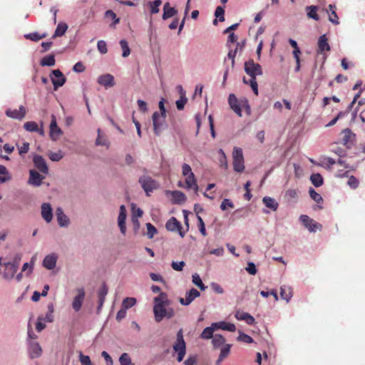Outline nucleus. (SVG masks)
Segmentation results:
<instances>
[{"label":"nucleus","instance_id":"obj_10","mask_svg":"<svg viewBox=\"0 0 365 365\" xmlns=\"http://www.w3.org/2000/svg\"><path fill=\"white\" fill-rule=\"evenodd\" d=\"M165 227L168 231L170 232L178 231L182 237L185 236V232L182 231V225L180 222L175 217H172L167 221Z\"/></svg>","mask_w":365,"mask_h":365},{"label":"nucleus","instance_id":"obj_27","mask_svg":"<svg viewBox=\"0 0 365 365\" xmlns=\"http://www.w3.org/2000/svg\"><path fill=\"white\" fill-rule=\"evenodd\" d=\"M212 324L215 331L217 329H222L233 332L236 330V327L234 324L226 322H214Z\"/></svg>","mask_w":365,"mask_h":365},{"label":"nucleus","instance_id":"obj_56","mask_svg":"<svg viewBox=\"0 0 365 365\" xmlns=\"http://www.w3.org/2000/svg\"><path fill=\"white\" fill-rule=\"evenodd\" d=\"M237 340L240 341H243L247 344H250L253 341L252 338L250 336H249L245 333H240L237 337Z\"/></svg>","mask_w":365,"mask_h":365},{"label":"nucleus","instance_id":"obj_42","mask_svg":"<svg viewBox=\"0 0 365 365\" xmlns=\"http://www.w3.org/2000/svg\"><path fill=\"white\" fill-rule=\"evenodd\" d=\"M310 180L315 187H319L323 184V178L319 173L312 174Z\"/></svg>","mask_w":365,"mask_h":365},{"label":"nucleus","instance_id":"obj_41","mask_svg":"<svg viewBox=\"0 0 365 365\" xmlns=\"http://www.w3.org/2000/svg\"><path fill=\"white\" fill-rule=\"evenodd\" d=\"M56 60L53 55H48L43 57L41 60V65L42 66H53L55 65Z\"/></svg>","mask_w":365,"mask_h":365},{"label":"nucleus","instance_id":"obj_28","mask_svg":"<svg viewBox=\"0 0 365 365\" xmlns=\"http://www.w3.org/2000/svg\"><path fill=\"white\" fill-rule=\"evenodd\" d=\"M57 221L61 227H66L69 224V219L64 214L62 208L58 207L56 210Z\"/></svg>","mask_w":365,"mask_h":365},{"label":"nucleus","instance_id":"obj_60","mask_svg":"<svg viewBox=\"0 0 365 365\" xmlns=\"http://www.w3.org/2000/svg\"><path fill=\"white\" fill-rule=\"evenodd\" d=\"M48 157L50 158V160H51L52 161H59L60 160H61L63 157V154H62V152L61 151H58V152H56V153H51L49 155H48Z\"/></svg>","mask_w":365,"mask_h":365},{"label":"nucleus","instance_id":"obj_39","mask_svg":"<svg viewBox=\"0 0 365 365\" xmlns=\"http://www.w3.org/2000/svg\"><path fill=\"white\" fill-rule=\"evenodd\" d=\"M212 343L214 349H218L222 345H224L225 343V339L220 334L214 335Z\"/></svg>","mask_w":365,"mask_h":365},{"label":"nucleus","instance_id":"obj_18","mask_svg":"<svg viewBox=\"0 0 365 365\" xmlns=\"http://www.w3.org/2000/svg\"><path fill=\"white\" fill-rule=\"evenodd\" d=\"M35 167L42 173L47 174L48 168L46 160L41 155H35L33 159Z\"/></svg>","mask_w":365,"mask_h":365},{"label":"nucleus","instance_id":"obj_61","mask_svg":"<svg viewBox=\"0 0 365 365\" xmlns=\"http://www.w3.org/2000/svg\"><path fill=\"white\" fill-rule=\"evenodd\" d=\"M105 16L106 18H110L114 20L113 24L115 25L119 23L120 19L116 17V14L111 10H108L105 13Z\"/></svg>","mask_w":365,"mask_h":365},{"label":"nucleus","instance_id":"obj_51","mask_svg":"<svg viewBox=\"0 0 365 365\" xmlns=\"http://www.w3.org/2000/svg\"><path fill=\"white\" fill-rule=\"evenodd\" d=\"M309 193L310 197L316 202L319 204L323 202V198L322 197V196L319 193H317L313 188L311 187L309 189Z\"/></svg>","mask_w":365,"mask_h":365},{"label":"nucleus","instance_id":"obj_54","mask_svg":"<svg viewBox=\"0 0 365 365\" xmlns=\"http://www.w3.org/2000/svg\"><path fill=\"white\" fill-rule=\"evenodd\" d=\"M97 48L98 51L102 54H105L108 52L107 44L105 41H98L97 43Z\"/></svg>","mask_w":365,"mask_h":365},{"label":"nucleus","instance_id":"obj_36","mask_svg":"<svg viewBox=\"0 0 365 365\" xmlns=\"http://www.w3.org/2000/svg\"><path fill=\"white\" fill-rule=\"evenodd\" d=\"M46 36H47L46 33H43V34H41L38 32H34V33H30V34L24 35L25 38L29 39V40L35 41V42H37L39 40L46 38Z\"/></svg>","mask_w":365,"mask_h":365},{"label":"nucleus","instance_id":"obj_49","mask_svg":"<svg viewBox=\"0 0 365 365\" xmlns=\"http://www.w3.org/2000/svg\"><path fill=\"white\" fill-rule=\"evenodd\" d=\"M48 313H46V316L43 318L42 317V320L47 322H52L53 321V305L52 304H49L48 305Z\"/></svg>","mask_w":365,"mask_h":365},{"label":"nucleus","instance_id":"obj_46","mask_svg":"<svg viewBox=\"0 0 365 365\" xmlns=\"http://www.w3.org/2000/svg\"><path fill=\"white\" fill-rule=\"evenodd\" d=\"M161 0H155L154 1H149L148 5L150 9V13L154 14L159 12V6L161 5Z\"/></svg>","mask_w":365,"mask_h":365},{"label":"nucleus","instance_id":"obj_11","mask_svg":"<svg viewBox=\"0 0 365 365\" xmlns=\"http://www.w3.org/2000/svg\"><path fill=\"white\" fill-rule=\"evenodd\" d=\"M62 134L61 129L57 125L56 119L54 115H51L50 123L49 135L52 140H57Z\"/></svg>","mask_w":365,"mask_h":365},{"label":"nucleus","instance_id":"obj_25","mask_svg":"<svg viewBox=\"0 0 365 365\" xmlns=\"http://www.w3.org/2000/svg\"><path fill=\"white\" fill-rule=\"evenodd\" d=\"M318 53H322L324 51H329L331 47L328 43V38L325 34L321 36L318 39Z\"/></svg>","mask_w":365,"mask_h":365},{"label":"nucleus","instance_id":"obj_48","mask_svg":"<svg viewBox=\"0 0 365 365\" xmlns=\"http://www.w3.org/2000/svg\"><path fill=\"white\" fill-rule=\"evenodd\" d=\"M120 46L123 50L122 56L123 57L125 58L128 57L130 54V49L128 46V43L126 40H120Z\"/></svg>","mask_w":365,"mask_h":365},{"label":"nucleus","instance_id":"obj_31","mask_svg":"<svg viewBox=\"0 0 365 365\" xmlns=\"http://www.w3.org/2000/svg\"><path fill=\"white\" fill-rule=\"evenodd\" d=\"M57 257L55 255H47L43 261V265L48 269H52L56 267Z\"/></svg>","mask_w":365,"mask_h":365},{"label":"nucleus","instance_id":"obj_19","mask_svg":"<svg viewBox=\"0 0 365 365\" xmlns=\"http://www.w3.org/2000/svg\"><path fill=\"white\" fill-rule=\"evenodd\" d=\"M97 81L98 84L106 88H110L115 85L114 77L109 73L100 76Z\"/></svg>","mask_w":365,"mask_h":365},{"label":"nucleus","instance_id":"obj_30","mask_svg":"<svg viewBox=\"0 0 365 365\" xmlns=\"http://www.w3.org/2000/svg\"><path fill=\"white\" fill-rule=\"evenodd\" d=\"M178 11L175 8L171 7L169 2H167L164 4L163 6V14L162 18L163 20H166L176 15Z\"/></svg>","mask_w":365,"mask_h":365},{"label":"nucleus","instance_id":"obj_13","mask_svg":"<svg viewBox=\"0 0 365 365\" xmlns=\"http://www.w3.org/2000/svg\"><path fill=\"white\" fill-rule=\"evenodd\" d=\"M26 113V111L25 107L24 106H21L18 110H6V115L11 118L22 120L25 117Z\"/></svg>","mask_w":365,"mask_h":365},{"label":"nucleus","instance_id":"obj_47","mask_svg":"<svg viewBox=\"0 0 365 365\" xmlns=\"http://www.w3.org/2000/svg\"><path fill=\"white\" fill-rule=\"evenodd\" d=\"M329 9L331 11V14H329V20L334 24H339V18L336 11H334L335 6L330 4L329 6Z\"/></svg>","mask_w":365,"mask_h":365},{"label":"nucleus","instance_id":"obj_53","mask_svg":"<svg viewBox=\"0 0 365 365\" xmlns=\"http://www.w3.org/2000/svg\"><path fill=\"white\" fill-rule=\"evenodd\" d=\"M197 220H198V229L200 232L202 234V236L205 237L207 236V233L205 230V223L203 222V220L202 217L199 215H197Z\"/></svg>","mask_w":365,"mask_h":365},{"label":"nucleus","instance_id":"obj_14","mask_svg":"<svg viewBox=\"0 0 365 365\" xmlns=\"http://www.w3.org/2000/svg\"><path fill=\"white\" fill-rule=\"evenodd\" d=\"M200 293L195 288H192L188 292L185 294V298H180L179 301L181 304L187 306L189 305L195 299L200 297Z\"/></svg>","mask_w":365,"mask_h":365},{"label":"nucleus","instance_id":"obj_9","mask_svg":"<svg viewBox=\"0 0 365 365\" xmlns=\"http://www.w3.org/2000/svg\"><path fill=\"white\" fill-rule=\"evenodd\" d=\"M50 77L55 91L63 86L66 81L65 76L59 69L53 70Z\"/></svg>","mask_w":365,"mask_h":365},{"label":"nucleus","instance_id":"obj_15","mask_svg":"<svg viewBox=\"0 0 365 365\" xmlns=\"http://www.w3.org/2000/svg\"><path fill=\"white\" fill-rule=\"evenodd\" d=\"M77 292L78 295L74 297L72 303V307L76 312H78L81 309L85 298V291L83 288L78 289Z\"/></svg>","mask_w":365,"mask_h":365},{"label":"nucleus","instance_id":"obj_63","mask_svg":"<svg viewBox=\"0 0 365 365\" xmlns=\"http://www.w3.org/2000/svg\"><path fill=\"white\" fill-rule=\"evenodd\" d=\"M185 264L183 261L173 262L171 264L172 268L175 271H182Z\"/></svg>","mask_w":365,"mask_h":365},{"label":"nucleus","instance_id":"obj_23","mask_svg":"<svg viewBox=\"0 0 365 365\" xmlns=\"http://www.w3.org/2000/svg\"><path fill=\"white\" fill-rule=\"evenodd\" d=\"M228 103L230 108L233 110V111L237 114L240 117L242 116V110L238 102V99L235 96V94L231 93L228 98Z\"/></svg>","mask_w":365,"mask_h":365},{"label":"nucleus","instance_id":"obj_44","mask_svg":"<svg viewBox=\"0 0 365 365\" xmlns=\"http://www.w3.org/2000/svg\"><path fill=\"white\" fill-rule=\"evenodd\" d=\"M11 177L6 168L4 165H0V182H5L9 181Z\"/></svg>","mask_w":365,"mask_h":365},{"label":"nucleus","instance_id":"obj_3","mask_svg":"<svg viewBox=\"0 0 365 365\" xmlns=\"http://www.w3.org/2000/svg\"><path fill=\"white\" fill-rule=\"evenodd\" d=\"M182 174L185 177V184L187 189H193L195 192L198 190V185L194 173L192 171L191 167L187 164L183 163L182 165Z\"/></svg>","mask_w":365,"mask_h":365},{"label":"nucleus","instance_id":"obj_4","mask_svg":"<svg viewBox=\"0 0 365 365\" xmlns=\"http://www.w3.org/2000/svg\"><path fill=\"white\" fill-rule=\"evenodd\" d=\"M175 352L177 353L178 361H182L186 353V344L183 339L182 330L180 329L177 333V340L173 346Z\"/></svg>","mask_w":365,"mask_h":365},{"label":"nucleus","instance_id":"obj_2","mask_svg":"<svg viewBox=\"0 0 365 365\" xmlns=\"http://www.w3.org/2000/svg\"><path fill=\"white\" fill-rule=\"evenodd\" d=\"M245 71L250 76V80L247 81L245 77L243 78V83L250 85L254 93L258 96V85L256 81L257 76L262 75V69L259 63H255L253 60H249L245 63Z\"/></svg>","mask_w":365,"mask_h":365},{"label":"nucleus","instance_id":"obj_6","mask_svg":"<svg viewBox=\"0 0 365 365\" xmlns=\"http://www.w3.org/2000/svg\"><path fill=\"white\" fill-rule=\"evenodd\" d=\"M233 168L237 173H242L245 170L244 157L242 150L240 148L235 147L232 152Z\"/></svg>","mask_w":365,"mask_h":365},{"label":"nucleus","instance_id":"obj_59","mask_svg":"<svg viewBox=\"0 0 365 365\" xmlns=\"http://www.w3.org/2000/svg\"><path fill=\"white\" fill-rule=\"evenodd\" d=\"M347 184L351 188L356 189L359 186V182L358 179H356L354 176L351 175V177L349 178Z\"/></svg>","mask_w":365,"mask_h":365},{"label":"nucleus","instance_id":"obj_16","mask_svg":"<svg viewBox=\"0 0 365 365\" xmlns=\"http://www.w3.org/2000/svg\"><path fill=\"white\" fill-rule=\"evenodd\" d=\"M126 209L125 205H122L120 207L119 215L118 217V224L122 234L125 235L126 232L125 220H126Z\"/></svg>","mask_w":365,"mask_h":365},{"label":"nucleus","instance_id":"obj_1","mask_svg":"<svg viewBox=\"0 0 365 365\" xmlns=\"http://www.w3.org/2000/svg\"><path fill=\"white\" fill-rule=\"evenodd\" d=\"M170 302L165 292L154 298L153 312L157 322H161L164 318L171 319L175 316L173 308L170 307Z\"/></svg>","mask_w":365,"mask_h":365},{"label":"nucleus","instance_id":"obj_34","mask_svg":"<svg viewBox=\"0 0 365 365\" xmlns=\"http://www.w3.org/2000/svg\"><path fill=\"white\" fill-rule=\"evenodd\" d=\"M280 296L283 299L289 302L292 297V289L288 286L281 287Z\"/></svg>","mask_w":365,"mask_h":365},{"label":"nucleus","instance_id":"obj_12","mask_svg":"<svg viewBox=\"0 0 365 365\" xmlns=\"http://www.w3.org/2000/svg\"><path fill=\"white\" fill-rule=\"evenodd\" d=\"M303 225L310 231L315 232L317 229L321 230L322 225L311 219L309 216L302 215L299 217Z\"/></svg>","mask_w":365,"mask_h":365},{"label":"nucleus","instance_id":"obj_52","mask_svg":"<svg viewBox=\"0 0 365 365\" xmlns=\"http://www.w3.org/2000/svg\"><path fill=\"white\" fill-rule=\"evenodd\" d=\"M147 235L149 239H152L157 233V229L150 222L146 224Z\"/></svg>","mask_w":365,"mask_h":365},{"label":"nucleus","instance_id":"obj_43","mask_svg":"<svg viewBox=\"0 0 365 365\" xmlns=\"http://www.w3.org/2000/svg\"><path fill=\"white\" fill-rule=\"evenodd\" d=\"M136 299L134 297H126L123 300L122 307L127 310L133 307L136 304Z\"/></svg>","mask_w":365,"mask_h":365},{"label":"nucleus","instance_id":"obj_40","mask_svg":"<svg viewBox=\"0 0 365 365\" xmlns=\"http://www.w3.org/2000/svg\"><path fill=\"white\" fill-rule=\"evenodd\" d=\"M172 196L174 200V202L175 203H182L185 201L186 196L181 191H173L172 192Z\"/></svg>","mask_w":365,"mask_h":365},{"label":"nucleus","instance_id":"obj_7","mask_svg":"<svg viewBox=\"0 0 365 365\" xmlns=\"http://www.w3.org/2000/svg\"><path fill=\"white\" fill-rule=\"evenodd\" d=\"M356 135L349 128L343 130L341 133L340 143L347 149H350L355 144Z\"/></svg>","mask_w":365,"mask_h":365},{"label":"nucleus","instance_id":"obj_26","mask_svg":"<svg viewBox=\"0 0 365 365\" xmlns=\"http://www.w3.org/2000/svg\"><path fill=\"white\" fill-rule=\"evenodd\" d=\"M24 128L29 132H37L41 135H44L43 126L38 128V124L34 121H27L24 123Z\"/></svg>","mask_w":365,"mask_h":365},{"label":"nucleus","instance_id":"obj_5","mask_svg":"<svg viewBox=\"0 0 365 365\" xmlns=\"http://www.w3.org/2000/svg\"><path fill=\"white\" fill-rule=\"evenodd\" d=\"M166 115H160L157 111L154 112L152 115L153 131L156 135H160L162 132L167 128L165 121Z\"/></svg>","mask_w":365,"mask_h":365},{"label":"nucleus","instance_id":"obj_32","mask_svg":"<svg viewBox=\"0 0 365 365\" xmlns=\"http://www.w3.org/2000/svg\"><path fill=\"white\" fill-rule=\"evenodd\" d=\"M231 344H225L220 349V354L218 359L216 361L217 365H220V363L226 359L230 354Z\"/></svg>","mask_w":365,"mask_h":365},{"label":"nucleus","instance_id":"obj_55","mask_svg":"<svg viewBox=\"0 0 365 365\" xmlns=\"http://www.w3.org/2000/svg\"><path fill=\"white\" fill-rule=\"evenodd\" d=\"M120 365H128L131 364V359L127 353H123L119 358Z\"/></svg>","mask_w":365,"mask_h":365},{"label":"nucleus","instance_id":"obj_20","mask_svg":"<svg viewBox=\"0 0 365 365\" xmlns=\"http://www.w3.org/2000/svg\"><path fill=\"white\" fill-rule=\"evenodd\" d=\"M108 288L107 285L106 284V283L103 282L98 291V306L97 308L98 312H100V310L101 309V307H103V305L104 304L106 297L108 294Z\"/></svg>","mask_w":365,"mask_h":365},{"label":"nucleus","instance_id":"obj_57","mask_svg":"<svg viewBox=\"0 0 365 365\" xmlns=\"http://www.w3.org/2000/svg\"><path fill=\"white\" fill-rule=\"evenodd\" d=\"M183 96H180V99L176 101V106L178 110H182L185 103H187V98L185 97V93H182Z\"/></svg>","mask_w":365,"mask_h":365},{"label":"nucleus","instance_id":"obj_17","mask_svg":"<svg viewBox=\"0 0 365 365\" xmlns=\"http://www.w3.org/2000/svg\"><path fill=\"white\" fill-rule=\"evenodd\" d=\"M28 351L31 359L39 357L42 354V349L38 343L30 341L29 344Z\"/></svg>","mask_w":365,"mask_h":365},{"label":"nucleus","instance_id":"obj_29","mask_svg":"<svg viewBox=\"0 0 365 365\" xmlns=\"http://www.w3.org/2000/svg\"><path fill=\"white\" fill-rule=\"evenodd\" d=\"M235 317L238 320L245 321L246 323L249 325H252L255 323V318L247 312L237 311L235 312Z\"/></svg>","mask_w":365,"mask_h":365},{"label":"nucleus","instance_id":"obj_21","mask_svg":"<svg viewBox=\"0 0 365 365\" xmlns=\"http://www.w3.org/2000/svg\"><path fill=\"white\" fill-rule=\"evenodd\" d=\"M4 271L3 273V276L6 279L10 280L14 277L16 272L18 270L16 264H11V262H7L4 264Z\"/></svg>","mask_w":365,"mask_h":365},{"label":"nucleus","instance_id":"obj_33","mask_svg":"<svg viewBox=\"0 0 365 365\" xmlns=\"http://www.w3.org/2000/svg\"><path fill=\"white\" fill-rule=\"evenodd\" d=\"M262 202L267 207L271 209L273 211H276L279 207L278 202L275 200V199L271 197H264Z\"/></svg>","mask_w":365,"mask_h":365},{"label":"nucleus","instance_id":"obj_62","mask_svg":"<svg viewBox=\"0 0 365 365\" xmlns=\"http://www.w3.org/2000/svg\"><path fill=\"white\" fill-rule=\"evenodd\" d=\"M79 360L82 365H93L90 357L88 356L83 355L82 353L80 354Z\"/></svg>","mask_w":365,"mask_h":365},{"label":"nucleus","instance_id":"obj_8","mask_svg":"<svg viewBox=\"0 0 365 365\" xmlns=\"http://www.w3.org/2000/svg\"><path fill=\"white\" fill-rule=\"evenodd\" d=\"M139 182L146 192L147 195H150V192H152L158 187L157 182L149 176L141 177L139 179Z\"/></svg>","mask_w":365,"mask_h":365},{"label":"nucleus","instance_id":"obj_45","mask_svg":"<svg viewBox=\"0 0 365 365\" xmlns=\"http://www.w3.org/2000/svg\"><path fill=\"white\" fill-rule=\"evenodd\" d=\"M243 46H244L243 43L242 45H240V43H237V46H236V48L234 51L233 50H230L228 52V53H227V58L230 59L232 67H234V66H235V56H236V53H237L238 48L242 49Z\"/></svg>","mask_w":365,"mask_h":365},{"label":"nucleus","instance_id":"obj_22","mask_svg":"<svg viewBox=\"0 0 365 365\" xmlns=\"http://www.w3.org/2000/svg\"><path fill=\"white\" fill-rule=\"evenodd\" d=\"M41 216L46 222H51L53 219L52 208L49 203L44 202L41 205Z\"/></svg>","mask_w":365,"mask_h":365},{"label":"nucleus","instance_id":"obj_24","mask_svg":"<svg viewBox=\"0 0 365 365\" xmlns=\"http://www.w3.org/2000/svg\"><path fill=\"white\" fill-rule=\"evenodd\" d=\"M29 183L34 186H39L41 185L42 180L44 177L40 175L38 172L34 170H31L29 172Z\"/></svg>","mask_w":365,"mask_h":365},{"label":"nucleus","instance_id":"obj_64","mask_svg":"<svg viewBox=\"0 0 365 365\" xmlns=\"http://www.w3.org/2000/svg\"><path fill=\"white\" fill-rule=\"evenodd\" d=\"M245 269L249 274L252 275H255L257 271L255 264L252 262H249L247 263V266Z\"/></svg>","mask_w":365,"mask_h":365},{"label":"nucleus","instance_id":"obj_37","mask_svg":"<svg viewBox=\"0 0 365 365\" xmlns=\"http://www.w3.org/2000/svg\"><path fill=\"white\" fill-rule=\"evenodd\" d=\"M215 331L213 324H212L210 327H206L203 329L202 332L200 334V337L203 339H212L214 335L213 333Z\"/></svg>","mask_w":365,"mask_h":365},{"label":"nucleus","instance_id":"obj_35","mask_svg":"<svg viewBox=\"0 0 365 365\" xmlns=\"http://www.w3.org/2000/svg\"><path fill=\"white\" fill-rule=\"evenodd\" d=\"M68 29V25L66 23L61 22L59 23L56 29L54 34L52 38H55L56 37L63 36Z\"/></svg>","mask_w":365,"mask_h":365},{"label":"nucleus","instance_id":"obj_38","mask_svg":"<svg viewBox=\"0 0 365 365\" xmlns=\"http://www.w3.org/2000/svg\"><path fill=\"white\" fill-rule=\"evenodd\" d=\"M318 10V7L317 6H308L306 7V11H307V16L309 18L318 21L319 17L317 14Z\"/></svg>","mask_w":365,"mask_h":365},{"label":"nucleus","instance_id":"obj_50","mask_svg":"<svg viewBox=\"0 0 365 365\" xmlns=\"http://www.w3.org/2000/svg\"><path fill=\"white\" fill-rule=\"evenodd\" d=\"M192 282L202 291H204L207 289V287L202 283L201 278L197 274L192 275Z\"/></svg>","mask_w":365,"mask_h":365},{"label":"nucleus","instance_id":"obj_58","mask_svg":"<svg viewBox=\"0 0 365 365\" xmlns=\"http://www.w3.org/2000/svg\"><path fill=\"white\" fill-rule=\"evenodd\" d=\"M224 14H225V10L222 6H217L216 8L215 15L217 18H219L220 21H225Z\"/></svg>","mask_w":365,"mask_h":365}]
</instances>
